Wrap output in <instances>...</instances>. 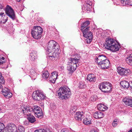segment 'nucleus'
Segmentation results:
<instances>
[{"instance_id": "nucleus-39", "label": "nucleus", "mask_w": 132, "mask_h": 132, "mask_svg": "<svg viewBox=\"0 0 132 132\" xmlns=\"http://www.w3.org/2000/svg\"><path fill=\"white\" fill-rule=\"evenodd\" d=\"M5 127L4 124L0 122V132H2Z\"/></svg>"}, {"instance_id": "nucleus-29", "label": "nucleus", "mask_w": 132, "mask_h": 132, "mask_svg": "<svg viewBox=\"0 0 132 132\" xmlns=\"http://www.w3.org/2000/svg\"><path fill=\"white\" fill-rule=\"evenodd\" d=\"M42 77L44 79H47L49 76V74L48 71H44L42 74Z\"/></svg>"}, {"instance_id": "nucleus-51", "label": "nucleus", "mask_w": 132, "mask_h": 132, "mask_svg": "<svg viewBox=\"0 0 132 132\" xmlns=\"http://www.w3.org/2000/svg\"><path fill=\"white\" fill-rule=\"evenodd\" d=\"M128 132H132V129L130 130Z\"/></svg>"}, {"instance_id": "nucleus-6", "label": "nucleus", "mask_w": 132, "mask_h": 132, "mask_svg": "<svg viewBox=\"0 0 132 132\" xmlns=\"http://www.w3.org/2000/svg\"><path fill=\"white\" fill-rule=\"evenodd\" d=\"M43 32V29L39 26H35L31 31V34L33 38L38 39L40 38Z\"/></svg>"}, {"instance_id": "nucleus-26", "label": "nucleus", "mask_w": 132, "mask_h": 132, "mask_svg": "<svg viewBox=\"0 0 132 132\" xmlns=\"http://www.w3.org/2000/svg\"><path fill=\"white\" fill-rule=\"evenodd\" d=\"M125 61L128 64L132 65V54H130L129 56L126 58Z\"/></svg>"}, {"instance_id": "nucleus-4", "label": "nucleus", "mask_w": 132, "mask_h": 132, "mask_svg": "<svg viewBox=\"0 0 132 132\" xmlns=\"http://www.w3.org/2000/svg\"><path fill=\"white\" fill-rule=\"evenodd\" d=\"M40 110L39 106H34L32 108L28 106H27L23 105L20 108H19L18 113L19 114L21 113L25 114L28 112L33 111L35 114L36 113V112H38L40 111Z\"/></svg>"}, {"instance_id": "nucleus-16", "label": "nucleus", "mask_w": 132, "mask_h": 132, "mask_svg": "<svg viewBox=\"0 0 132 132\" xmlns=\"http://www.w3.org/2000/svg\"><path fill=\"white\" fill-rule=\"evenodd\" d=\"M94 117L96 119L101 118L104 116L103 113L100 111L95 112L94 114Z\"/></svg>"}, {"instance_id": "nucleus-23", "label": "nucleus", "mask_w": 132, "mask_h": 132, "mask_svg": "<svg viewBox=\"0 0 132 132\" xmlns=\"http://www.w3.org/2000/svg\"><path fill=\"white\" fill-rule=\"evenodd\" d=\"M5 81L2 74L0 73V89H3V85H4Z\"/></svg>"}, {"instance_id": "nucleus-7", "label": "nucleus", "mask_w": 132, "mask_h": 132, "mask_svg": "<svg viewBox=\"0 0 132 132\" xmlns=\"http://www.w3.org/2000/svg\"><path fill=\"white\" fill-rule=\"evenodd\" d=\"M112 88L111 84L107 81L103 82L100 84V89L104 93H109Z\"/></svg>"}, {"instance_id": "nucleus-27", "label": "nucleus", "mask_w": 132, "mask_h": 132, "mask_svg": "<svg viewBox=\"0 0 132 132\" xmlns=\"http://www.w3.org/2000/svg\"><path fill=\"white\" fill-rule=\"evenodd\" d=\"M37 55L36 53L32 52L30 54V58L32 61H35L37 59Z\"/></svg>"}, {"instance_id": "nucleus-53", "label": "nucleus", "mask_w": 132, "mask_h": 132, "mask_svg": "<svg viewBox=\"0 0 132 132\" xmlns=\"http://www.w3.org/2000/svg\"><path fill=\"white\" fill-rule=\"evenodd\" d=\"M21 0H16L18 2H19L21 1Z\"/></svg>"}, {"instance_id": "nucleus-32", "label": "nucleus", "mask_w": 132, "mask_h": 132, "mask_svg": "<svg viewBox=\"0 0 132 132\" xmlns=\"http://www.w3.org/2000/svg\"><path fill=\"white\" fill-rule=\"evenodd\" d=\"M37 113L35 114V115L36 117H38L39 118H41L43 116V113L41 110L36 112Z\"/></svg>"}, {"instance_id": "nucleus-28", "label": "nucleus", "mask_w": 132, "mask_h": 132, "mask_svg": "<svg viewBox=\"0 0 132 132\" xmlns=\"http://www.w3.org/2000/svg\"><path fill=\"white\" fill-rule=\"evenodd\" d=\"M83 123L86 125H89L91 123V118H85L83 120Z\"/></svg>"}, {"instance_id": "nucleus-10", "label": "nucleus", "mask_w": 132, "mask_h": 132, "mask_svg": "<svg viewBox=\"0 0 132 132\" xmlns=\"http://www.w3.org/2000/svg\"><path fill=\"white\" fill-rule=\"evenodd\" d=\"M5 130L6 132H18L16 126L12 123L7 124L5 127Z\"/></svg>"}, {"instance_id": "nucleus-36", "label": "nucleus", "mask_w": 132, "mask_h": 132, "mask_svg": "<svg viewBox=\"0 0 132 132\" xmlns=\"http://www.w3.org/2000/svg\"><path fill=\"white\" fill-rule=\"evenodd\" d=\"M130 70L127 69H124V76H127L130 73Z\"/></svg>"}, {"instance_id": "nucleus-30", "label": "nucleus", "mask_w": 132, "mask_h": 132, "mask_svg": "<svg viewBox=\"0 0 132 132\" xmlns=\"http://www.w3.org/2000/svg\"><path fill=\"white\" fill-rule=\"evenodd\" d=\"M34 132H52L48 128H46L45 129H40L35 130Z\"/></svg>"}, {"instance_id": "nucleus-19", "label": "nucleus", "mask_w": 132, "mask_h": 132, "mask_svg": "<svg viewBox=\"0 0 132 132\" xmlns=\"http://www.w3.org/2000/svg\"><path fill=\"white\" fill-rule=\"evenodd\" d=\"M87 79L90 82H94L96 80L95 77L93 74H90L87 76Z\"/></svg>"}, {"instance_id": "nucleus-52", "label": "nucleus", "mask_w": 132, "mask_h": 132, "mask_svg": "<svg viewBox=\"0 0 132 132\" xmlns=\"http://www.w3.org/2000/svg\"><path fill=\"white\" fill-rule=\"evenodd\" d=\"M61 68L62 69H63L64 68V67H61Z\"/></svg>"}, {"instance_id": "nucleus-5", "label": "nucleus", "mask_w": 132, "mask_h": 132, "mask_svg": "<svg viewBox=\"0 0 132 132\" xmlns=\"http://www.w3.org/2000/svg\"><path fill=\"white\" fill-rule=\"evenodd\" d=\"M59 44L54 40L50 41L47 48V52L51 53L52 52H59Z\"/></svg>"}, {"instance_id": "nucleus-9", "label": "nucleus", "mask_w": 132, "mask_h": 132, "mask_svg": "<svg viewBox=\"0 0 132 132\" xmlns=\"http://www.w3.org/2000/svg\"><path fill=\"white\" fill-rule=\"evenodd\" d=\"M82 31L83 33L84 37L87 38V42L88 44H89L92 41L93 35L92 33L89 31V27H87Z\"/></svg>"}, {"instance_id": "nucleus-41", "label": "nucleus", "mask_w": 132, "mask_h": 132, "mask_svg": "<svg viewBox=\"0 0 132 132\" xmlns=\"http://www.w3.org/2000/svg\"><path fill=\"white\" fill-rule=\"evenodd\" d=\"M97 99V97L95 95L92 96L90 98V100L93 102L95 101Z\"/></svg>"}, {"instance_id": "nucleus-34", "label": "nucleus", "mask_w": 132, "mask_h": 132, "mask_svg": "<svg viewBox=\"0 0 132 132\" xmlns=\"http://www.w3.org/2000/svg\"><path fill=\"white\" fill-rule=\"evenodd\" d=\"M5 58L3 56H0V65H2L6 61Z\"/></svg>"}, {"instance_id": "nucleus-31", "label": "nucleus", "mask_w": 132, "mask_h": 132, "mask_svg": "<svg viewBox=\"0 0 132 132\" xmlns=\"http://www.w3.org/2000/svg\"><path fill=\"white\" fill-rule=\"evenodd\" d=\"M118 72L122 76L124 75V68L119 67L117 68Z\"/></svg>"}, {"instance_id": "nucleus-50", "label": "nucleus", "mask_w": 132, "mask_h": 132, "mask_svg": "<svg viewBox=\"0 0 132 132\" xmlns=\"http://www.w3.org/2000/svg\"><path fill=\"white\" fill-rule=\"evenodd\" d=\"M130 87L131 88V89H132V82H131V85Z\"/></svg>"}, {"instance_id": "nucleus-22", "label": "nucleus", "mask_w": 132, "mask_h": 132, "mask_svg": "<svg viewBox=\"0 0 132 132\" xmlns=\"http://www.w3.org/2000/svg\"><path fill=\"white\" fill-rule=\"evenodd\" d=\"M83 115V112H76L75 114V119L78 120H81V118Z\"/></svg>"}, {"instance_id": "nucleus-42", "label": "nucleus", "mask_w": 132, "mask_h": 132, "mask_svg": "<svg viewBox=\"0 0 132 132\" xmlns=\"http://www.w3.org/2000/svg\"><path fill=\"white\" fill-rule=\"evenodd\" d=\"M4 17L5 18L4 19H3V20L2 21L1 20H0V22H3V23H5L7 21V17L6 16H5V15H4Z\"/></svg>"}, {"instance_id": "nucleus-24", "label": "nucleus", "mask_w": 132, "mask_h": 132, "mask_svg": "<svg viewBox=\"0 0 132 132\" xmlns=\"http://www.w3.org/2000/svg\"><path fill=\"white\" fill-rule=\"evenodd\" d=\"M90 23L89 21H87L81 24V31L84 30L85 28L89 27L87 26Z\"/></svg>"}, {"instance_id": "nucleus-2", "label": "nucleus", "mask_w": 132, "mask_h": 132, "mask_svg": "<svg viewBox=\"0 0 132 132\" xmlns=\"http://www.w3.org/2000/svg\"><path fill=\"white\" fill-rule=\"evenodd\" d=\"M105 40V46L107 49L113 52H116L119 50V45L116 43L113 39L108 38H106Z\"/></svg>"}, {"instance_id": "nucleus-3", "label": "nucleus", "mask_w": 132, "mask_h": 132, "mask_svg": "<svg viewBox=\"0 0 132 132\" xmlns=\"http://www.w3.org/2000/svg\"><path fill=\"white\" fill-rule=\"evenodd\" d=\"M57 92L59 98L61 100L67 99L71 95L70 89L66 86L61 87Z\"/></svg>"}, {"instance_id": "nucleus-38", "label": "nucleus", "mask_w": 132, "mask_h": 132, "mask_svg": "<svg viewBox=\"0 0 132 132\" xmlns=\"http://www.w3.org/2000/svg\"><path fill=\"white\" fill-rule=\"evenodd\" d=\"M86 85L85 84L82 82H80L79 87L80 88H83L85 87Z\"/></svg>"}, {"instance_id": "nucleus-37", "label": "nucleus", "mask_w": 132, "mask_h": 132, "mask_svg": "<svg viewBox=\"0 0 132 132\" xmlns=\"http://www.w3.org/2000/svg\"><path fill=\"white\" fill-rule=\"evenodd\" d=\"M130 86L129 83L128 81H124V88H128Z\"/></svg>"}, {"instance_id": "nucleus-48", "label": "nucleus", "mask_w": 132, "mask_h": 132, "mask_svg": "<svg viewBox=\"0 0 132 132\" xmlns=\"http://www.w3.org/2000/svg\"><path fill=\"white\" fill-rule=\"evenodd\" d=\"M121 0V3L122 4H123V3H124V0Z\"/></svg>"}, {"instance_id": "nucleus-13", "label": "nucleus", "mask_w": 132, "mask_h": 132, "mask_svg": "<svg viewBox=\"0 0 132 132\" xmlns=\"http://www.w3.org/2000/svg\"><path fill=\"white\" fill-rule=\"evenodd\" d=\"M2 94L4 96L7 98H11L12 95V94L10 92L9 90L7 88H5L2 89Z\"/></svg>"}, {"instance_id": "nucleus-18", "label": "nucleus", "mask_w": 132, "mask_h": 132, "mask_svg": "<svg viewBox=\"0 0 132 132\" xmlns=\"http://www.w3.org/2000/svg\"><path fill=\"white\" fill-rule=\"evenodd\" d=\"M69 66L68 67V70L69 74H72L76 69L77 67L69 63Z\"/></svg>"}, {"instance_id": "nucleus-21", "label": "nucleus", "mask_w": 132, "mask_h": 132, "mask_svg": "<svg viewBox=\"0 0 132 132\" xmlns=\"http://www.w3.org/2000/svg\"><path fill=\"white\" fill-rule=\"evenodd\" d=\"M28 116L27 119L31 123H33L36 121V119L35 117L33 115L29 114H27Z\"/></svg>"}, {"instance_id": "nucleus-14", "label": "nucleus", "mask_w": 132, "mask_h": 132, "mask_svg": "<svg viewBox=\"0 0 132 132\" xmlns=\"http://www.w3.org/2000/svg\"><path fill=\"white\" fill-rule=\"evenodd\" d=\"M58 73L57 71H55L52 73V75L49 78L48 80L50 82L55 83L56 79H57Z\"/></svg>"}, {"instance_id": "nucleus-15", "label": "nucleus", "mask_w": 132, "mask_h": 132, "mask_svg": "<svg viewBox=\"0 0 132 132\" xmlns=\"http://www.w3.org/2000/svg\"><path fill=\"white\" fill-rule=\"evenodd\" d=\"M79 59L77 58H71L70 59V62L69 63L71 64V65H73L75 66L76 67L79 66V64H78V62L79 61Z\"/></svg>"}, {"instance_id": "nucleus-40", "label": "nucleus", "mask_w": 132, "mask_h": 132, "mask_svg": "<svg viewBox=\"0 0 132 132\" xmlns=\"http://www.w3.org/2000/svg\"><path fill=\"white\" fill-rule=\"evenodd\" d=\"M118 122L116 119L114 120V121L112 123V125L114 127H116L118 125Z\"/></svg>"}, {"instance_id": "nucleus-25", "label": "nucleus", "mask_w": 132, "mask_h": 132, "mask_svg": "<svg viewBox=\"0 0 132 132\" xmlns=\"http://www.w3.org/2000/svg\"><path fill=\"white\" fill-rule=\"evenodd\" d=\"M37 74L36 72L34 70H32L30 72V76L32 79L35 80L37 77Z\"/></svg>"}, {"instance_id": "nucleus-8", "label": "nucleus", "mask_w": 132, "mask_h": 132, "mask_svg": "<svg viewBox=\"0 0 132 132\" xmlns=\"http://www.w3.org/2000/svg\"><path fill=\"white\" fill-rule=\"evenodd\" d=\"M32 97L35 100L38 101L44 100L46 97L43 92L40 90L34 92L32 94Z\"/></svg>"}, {"instance_id": "nucleus-17", "label": "nucleus", "mask_w": 132, "mask_h": 132, "mask_svg": "<svg viewBox=\"0 0 132 132\" xmlns=\"http://www.w3.org/2000/svg\"><path fill=\"white\" fill-rule=\"evenodd\" d=\"M124 103L127 105L132 107V99L130 97L127 96L124 98Z\"/></svg>"}, {"instance_id": "nucleus-45", "label": "nucleus", "mask_w": 132, "mask_h": 132, "mask_svg": "<svg viewBox=\"0 0 132 132\" xmlns=\"http://www.w3.org/2000/svg\"><path fill=\"white\" fill-rule=\"evenodd\" d=\"M0 112H2L3 113L5 111V110L4 109H1L0 108Z\"/></svg>"}, {"instance_id": "nucleus-46", "label": "nucleus", "mask_w": 132, "mask_h": 132, "mask_svg": "<svg viewBox=\"0 0 132 132\" xmlns=\"http://www.w3.org/2000/svg\"><path fill=\"white\" fill-rule=\"evenodd\" d=\"M87 0L88 1V2L89 1L90 2V1H89V0ZM87 3V4H88V5H89L90 6H91V5H92L91 3H90V2H88V3Z\"/></svg>"}, {"instance_id": "nucleus-43", "label": "nucleus", "mask_w": 132, "mask_h": 132, "mask_svg": "<svg viewBox=\"0 0 132 132\" xmlns=\"http://www.w3.org/2000/svg\"><path fill=\"white\" fill-rule=\"evenodd\" d=\"M120 85L122 88L123 89L124 88V82L123 81H122L120 82Z\"/></svg>"}, {"instance_id": "nucleus-20", "label": "nucleus", "mask_w": 132, "mask_h": 132, "mask_svg": "<svg viewBox=\"0 0 132 132\" xmlns=\"http://www.w3.org/2000/svg\"><path fill=\"white\" fill-rule=\"evenodd\" d=\"M97 109L100 111H105L108 109L107 107L101 104H98L97 105Z\"/></svg>"}, {"instance_id": "nucleus-44", "label": "nucleus", "mask_w": 132, "mask_h": 132, "mask_svg": "<svg viewBox=\"0 0 132 132\" xmlns=\"http://www.w3.org/2000/svg\"><path fill=\"white\" fill-rule=\"evenodd\" d=\"M61 132H68L66 129H63L61 130Z\"/></svg>"}, {"instance_id": "nucleus-1", "label": "nucleus", "mask_w": 132, "mask_h": 132, "mask_svg": "<svg viewBox=\"0 0 132 132\" xmlns=\"http://www.w3.org/2000/svg\"><path fill=\"white\" fill-rule=\"evenodd\" d=\"M106 58L105 56L103 55H100L95 58V61L102 69H107L109 66L110 62Z\"/></svg>"}, {"instance_id": "nucleus-35", "label": "nucleus", "mask_w": 132, "mask_h": 132, "mask_svg": "<svg viewBox=\"0 0 132 132\" xmlns=\"http://www.w3.org/2000/svg\"><path fill=\"white\" fill-rule=\"evenodd\" d=\"M18 130L19 132H24V128L22 126H20L18 127Z\"/></svg>"}, {"instance_id": "nucleus-11", "label": "nucleus", "mask_w": 132, "mask_h": 132, "mask_svg": "<svg viewBox=\"0 0 132 132\" xmlns=\"http://www.w3.org/2000/svg\"><path fill=\"white\" fill-rule=\"evenodd\" d=\"M5 12L10 18L14 20L15 18V14L12 8L9 6H7L5 9Z\"/></svg>"}, {"instance_id": "nucleus-49", "label": "nucleus", "mask_w": 132, "mask_h": 132, "mask_svg": "<svg viewBox=\"0 0 132 132\" xmlns=\"http://www.w3.org/2000/svg\"><path fill=\"white\" fill-rule=\"evenodd\" d=\"M90 132H97L96 131H94V130H91Z\"/></svg>"}, {"instance_id": "nucleus-54", "label": "nucleus", "mask_w": 132, "mask_h": 132, "mask_svg": "<svg viewBox=\"0 0 132 132\" xmlns=\"http://www.w3.org/2000/svg\"><path fill=\"white\" fill-rule=\"evenodd\" d=\"M125 0H124V2L125 1Z\"/></svg>"}, {"instance_id": "nucleus-12", "label": "nucleus", "mask_w": 132, "mask_h": 132, "mask_svg": "<svg viewBox=\"0 0 132 132\" xmlns=\"http://www.w3.org/2000/svg\"><path fill=\"white\" fill-rule=\"evenodd\" d=\"M47 53L49 54L48 56V59L51 60H54L56 57L59 56V54L60 53L59 52H53L51 53L48 52Z\"/></svg>"}, {"instance_id": "nucleus-47", "label": "nucleus", "mask_w": 132, "mask_h": 132, "mask_svg": "<svg viewBox=\"0 0 132 132\" xmlns=\"http://www.w3.org/2000/svg\"><path fill=\"white\" fill-rule=\"evenodd\" d=\"M4 14V13L1 12L0 13V15L2 16H3Z\"/></svg>"}, {"instance_id": "nucleus-33", "label": "nucleus", "mask_w": 132, "mask_h": 132, "mask_svg": "<svg viewBox=\"0 0 132 132\" xmlns=\"http://www.w3.org/2000/svg\"><path fill=\"white\" fill-rule=\"evenodd\" d=\"M125 5L128 6V5H132V1L130 0H125Z\"/></svg>"}]
</instances>
